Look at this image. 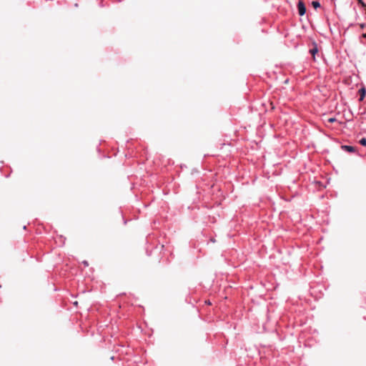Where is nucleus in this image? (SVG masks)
Listing matches in <instances>:
<instances>
[{"label": "nucleus", "instance_id": "f257e3e1", "mask_svg": "<svg viewBox=\"0 0 366 366\" xmlns=\"http://www.w3.org/2000/svg\"><path fill=\"white\" fill-rule=\"evenodd\" d=\"M298 13L300 16H303L306 12V7L302 1H300L297 4Z\"/></svg>", "mask_w": 366, "mask_h": 366}, {"label": "nucleus", "instance_id": "f03ea898", "mask_svg": "<svg viewBox=\"0 0 366 366\" xmlns=\"http://www.w3.org/2000/svg\"><path fill=\"white\" fill-rule=\"evenodd\" d=\"M341 148L342 149V150L349 153H354L356 152L355 147L350 145H342Z\"/></svg>", "mask_w": 366, "mask_h": 366}, {"label": "nucleus", "instance_id": "7ed1b4c3", "mask_svg": "<svg viewBox=\"0 0 366 366\" xmlns=\"http://www.w3.org/2000/svg\"><path fill=\"white\" fill-rule=\"evenodd\" d=\"M313 48L310 49V53L312 54V56H313V59H315V55L318 53L319 51V49H318V47H317V44L316 43H313Z\"/></svg>", "mask_w": 366, "mask_h": 366}, {"label": "nucleus", "instance_id": "20e7f679", "mask_svg": "<svg viewBox=\"0 0 366 366\" xmlns=\"http://www.w3.org/2000/svg\"><path fill=\"white\" fill-rule=\"evenodd\" d=\"M359 93L360 94V97L359 100L362 101L365 97L366 89L364 87H362L359 90Z\"/></svg>", "mask_w": 366, "mask_h": 366}, {"label": "nucleus", "instance_id": "39448f33", "mask_svg": "<svg viewBox=\"0 0 366 366\" xmlns=\"http://www.w3.org/2000/svg\"><path fill=\"white\" fill-rule=\"evenodd\" d=\"M312 5L315 9L320 6V4L318 1H313Z\"/></svg>", "mask_w": 366, "mask_h": 366}, {"label": "nucleus", "instance_id": "423d86ee", "mask_svg": "<svg viewBox=\"0 0 366 366\" xmlns=\"http://www.w3.org/2000/svg\"><path fill=\"white\" fill-rule=\"evenodd\" d=\"M359 142L361 145L366 147V138H362Z\"/></svg>", "mask_w": 366, "mask_h": 366}, {"label": "nucleus", "instance_id": "0eeeda50", "mask_svg": "<svg viewBox=\"0 0 366 366\" xmlns=\"http://www.w3.org/2000/svg\"><path fill=\"white\" fill-rule=\"evenodd\" d=\"M358 1V3L363 7V8H365L366 7V4H365V2L362 1V0H357Z\"/></svg>", "mask_w": 366, "mask_h": 366}, {"label": "nucleus", "instance_id": "6e6552de", "mask_svg": "<svg viewBox=\"0 0 366 366\" xmlns=\"http://www.w3.org/2000/svg\"><path fill=\"white\" fill-rule=\"evenodd\" d=\"M335 119L334 118H328L327 119H324V121H327L328 122H333Z\"/></svg>", "mask_w": 366, "mask_h": 366}, {"label": "nucleus", "instance_id": "1a4fd4ad", "mask_svg": "<svg viewBox=\"0 0 366 366\" xmlns=\"http://www.w3.org/2000/svg\"><path fill=\"white\" fill-rule=\"evenodd\" d=\"M83 264H84L85 267H88L89 266V263L87 261H83Z\"/></svg>", "mask_w": 366, "mask_h": 366}, {"label": "nucleus", "instance_id": "9d476101", "mask_svg": "<svg viewBox=\"0 0 366 366\" xmlns=\"http://www.w3.org/2000/svg\"><path fill=\"white\" fill-rule=\"evenodd\" d=\"M362 36L363 38H366V33L362 34Z\"/></svg>", "mask_w": 366, "mask_h": 366}, {"label": "nucleus", "instance_id": "9b49d317", "mask_svg": "<svg viewBox=\"0 0 366 366\" xmlns=\"http://www.w3.org/2000/svg\"><path fill=\"white\" fill-rule=\"evenodd\" d=\"M360 26H361V28H362V29H363V28H364V26H365V24H362L360 25Z\"/></svg>", "mask_w": 366, "mask_h": 366}, {"label": "nucleus", "instance_id": "f8f14e48", "mask_svg": "<svg viewBox=\"0 0 366 366\" xmlns=\"http://www.w3.org/2000/svg\"><path fill=\"white\" fill-rule=\"evenodd\" d=\"M205 302H206L207 304H208V305H211V303H210V302H209V301H208V302H207V301H206Z\"/></svg>", "mask_w": 366, "mask_h": 366}]
</instances>
